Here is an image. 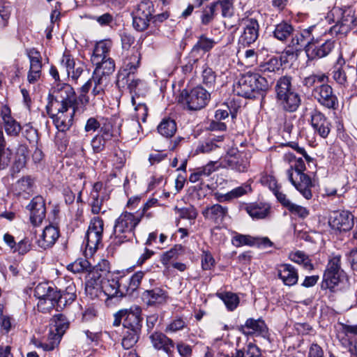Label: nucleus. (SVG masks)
Masks as SVG:
<instances>
[{
  "label": "nucleus",
  "mask_w": 357,
  "mask_h": 357,
  "mask_svg": "<svg viewBox=\"0 0 357 357\" xmlns=\"http://www.w3.org/2000/svg\"><path fill=\"white\" fill-rule=\"evenodd\" d=\"M107 82L108 80L93 75L92 77L81 87V91L89 92L92 89L91 94L93 96L92 101L96 104L97 100H102Z\"/></svg>",
  "instance_id": "obj_19"
},
{
  "label": "nucleus",
  "mask_w": 357,
  "mask_h": 357,
  "mask_svg": "<svg viewBox=\"0 0 357 357\" xmlns=\"http://www.w3.org/2000/svg\"><path fill=\"white\" fill-rule=\"evenodd\" d=\"M310 124L314 132L322 138H326L330 132L331 124L326 116L320 111L314 109L310 114Z\"/></svg>",
  "instance_id": "obj_17"
},
{
  "label": "nucleus",
  "mask_w": 357,
  "mask_h": 357,
  "mask_svg": "<svg viewBox=\"0 0 357 357\" xmlns=\"http://www.w3.org/2000/svg\"><path fill=\"white\" fill-rule=\"evenodd\" d=\"M251 190L252 188L250 185L243 184L231 190L225 195H222L221 197L224 198V200L229 201L246 195Z\"/></svg>",
  "instance_id": "obj_47"
},
{
  "label": "nucleus",
  "mask_w": 357,
  "mask_h": 357,
  "mask_svg": "<svg viewBox=\"0 0 357 357\" xmlns=\"http://www.w3.org/2000/svg\"><path fill=\"white\" fill-rule=\"evenodd\" d=\"M34 296L39 300L37 304V310L43 312L45 310V286L43 283H39L34 290Z\"/></svg>",
  "instance_id": "obj_57"
},
{
  "label": "nucleus",
  "mask_w": 357,
  "mask_h": 357,
  "mask_svg": "<svg viewBox=\"0 0 357 357\" xmlns=\"http://www.w3.org/2000/svg\"><path fill=\"white\" fill-rule=\"evenodd\" d=\"M48 285L46 289V307L56 308V311L62 310L67 303H72L76 298V294L73 292H67L61 294L58 289L52 285H49V282H46Z\"/></svg>",
  "instance_id": "obj_11"
},
{
  "label": "nucleus",
  "mask_w": 357,
  "mask_h": 357,
  "mask_svg": "<svg viewBox=\"0 0 357 357\" xmlns=\"http://www.w3.org/2000/svg\"><path fill=\"white\" fill-rule=\"evenodd\" d=\"M153 347L158 350H162L168 356L173 355L174 343L173 340L162 333L155 332L150 336Z\"/></svg>",
  "instance_id": "obj_25"
},
{
  "label": "nucleus",
  "mask_w": 357,
  "mask_h": 357,
  "mask_svg": "<svg viewBox=\"0 0 357 357\" xmlns=\"http://www.w3.org/2000/svg\"><path fill=\"white\" fill-rule=\"evenodd\" d=\"M26 163V155L24 154H17L10 169V176L13 178H15L16 174H17L25 167Z\"/></svg>",
  "instance_id": "obj_53"
},
{
  "label": "nucleus",
  "mask_w": 357,
  "mask_h": 357,
  "mask_svg": "<svg viewBox=\"0 0 357 357\" xmlns=\"http://www.w3.org/2000/svg\"><path fill=\"white\" fill-rule=\"evenodd\" d=\"M234 0H219L213 3L215 8L221 10V13L224 17H231L234 14Z\"/></svg>",
  "instance_id": "obj_42"
},
{
  "label": "nucleus",
  "mask_w": 357,
  "mask_h": 357,
  "mask_svg": "<svg viewBox=\"0 0 357 357\" xmlns=\"http://www.w3.org/2000/svg\"><path fill=\"white\" fill-rule=\"evenodd\" d=\"M328 223L333 229L347 231L354 226V216L347 211H333L330 215Z\"/></svg>",
  "instance_id": "obj_16"
},
{
  "label": "nucleus",
  "mask_w": 357,
  "mask_h": 357,
  "mask_svg": "<svg viewBox=\"0 0 357 357\" xmlns=\"http://www.w3.org/2000/svg\"><path fill=\"white\" fill-rule=\"evenodd\" d=\"M98 269H100V266H93L87 276L85 290L91 296H97L98 292L102 291L105 280L102 274L98 273Z\"/></svg>",
  "instance_id": "obj_21"
},
{
  "label": "nucleus",
  "mask_w": 357,
  "mask_h": 357,
  "mask_svg": "<svg viewBox=\"0 0 357 357\" xmlns=\"http://www.w3.org/2000/svg\"><path fill=\"white\" fill-rule=\"evenodd\" d=\"M56 91V97L61 101H66L70 107L78 114L83 113L86 106L89 102V92H84L80 90V94L76 96L74 89L68 84L59 83L56 86L52 87Z\"/></svg>",
  "instance_id": "obj_8"
},
{
  "label": "nucleus",
  "mask_w": 357,
  "mask_h": 357,
  "mask_svg": "<svg viewBox=\"0 0 357 357\" xmlns=\"http://www.w3.org/2000/svg\"><path fill=\"white\" fill-rule=\"evenodd\" d=\"M291 259L299 264H303V266L307 269H312L313 266L310 262V260L308 259L307 257L305 256V255L301 252L298 251L291 255Z\"/></svg>",
  "instance_id": "obj_60"
},
{
  "label": "nucleus",
  "mask_w": 357,
  "mask_h": 357,
  "mask_svg": "<svg viewBox=\"0 0 357 357\" xmlns=\"http://www.w3.org/2000/svg\"><path fill=\"white\" fill-rule=\"evenodd\" d=\"M132 54L124 61L123 68L119 72L116 85L119 88L128 89L130 93H137V90L143 85V82L137 77V72L140 63V54L133 47Z\"/></svg>",
  "instance_id": "obj_3"
},
{
  "label": "nucleus",
  "mask_w": 357,
  "mask_h": 357,
  "mask_svg": "<svg viewBox=\"0 0 357 357\" xmlns=\"http://www.w3.org/2000/svg\"><path fill=\"white\" fill-rule=\"evenodd\" d=\"M218 298H220L225 304L227 308L233 311L237 307L239 303V298L236 294L231 292H225L217 294Z\"/></svg>",
  "instance_id": "obj_41"
},
{
  "label": "nucleus",
  "mask_w": 357,
  "mask_h": 357,
  "mask_svg": "<svg viewBox=\"0 0 357 357\" xmlns=\"http://www.w3.org/2000/svg\"><path fill=\"white\" fill-rule=\"evenodd\" d=\"M119 316H123V326L128 331L141 332L142 310L138 306H132L130 309H124L119 311Z\"/></svg>",
  "instance_id": "obj_13"
},
{
  "label": "nucleus",
  "mask_w": 357,
  "mask_h": 357,
  "mask_svg": "<svg viewBox=\"0 0 357 357\" xmlns=\"http://www.w3.org/2000/svg\"><path fill=\"white\" fill-rule=\"evenodd\" d=\"M28 56L30 59V70L28 79L30 82H35L40 73L42 63L40 52L34 49L28 52Z\"/></svg>",
  "instance_id": "obj_29"
},
{
  "label": "nucleus",
  "mask_w": 357,
  "mask_h": 357,
  "mask_svg": "<svg viewBox=\"0 0 357 357\" xmlns=\"http://www.w3.org/2000/svg\"><path fill=\"white\" fill-rule=\"evenodd\" d=\"M327 20L335 23L331 28L332 33L345 35L357 24V17L353 7H334L327 14Z\"/></svg>",
  "instance_id": "obj_5"
},
{
  "label": "nucleus",
  "mask_w": 357,
  "mask_h": 357,
  "mask_svg": "<svg viewBox=\"0 0 357 357\" xmlns=\"http://www.w3.org/2000/svg\"><path fill=\"white\" fill-rule=\"evenodd\" d=\"M215 11V6L211 3L204 10L202 15V23L205 25L209 24L213 20Z\"/></svg>",
  "instance_id": "obj_64"
},
{
  "label": "nucleus",
  "mask_w": 357,
  "mask_h": 357,
  "mask_svg": "<svg viewBox=\"0 0 357 357\" xmlns=\"http://www.w3.org/2000/svg\"><path fill=\"white\" fill-rule=\"evenodd\" d=\"M59 236V225L50 224L46 226V246H53Z\"/></svg>",
  "instance_id": "obj_45"
},
{
  "label": "nucleus",
  "mask_w": 357,
  "mask_h": 357,
  "mask_svg": "<svg viewBox=\"0 0 357 357\" xmlns=\"http://www.w3.org/2000/svg\"><path fill=\"white\" fill-rule=\"evenodd\" d=\"M204 218L215 224H220L228 214V208L220 204H215L208 206L202 211Z\"/></svg>",
  "instance_id": "obj_24"
},
{
  "label": "nucleus",
  "mask_w": 357,
  "mask_h": 357,
  "mask_svg": "<svg viewBox=\"0 0 357 357\" xmlns=\"http://www.w3.org/2000/svg\"><path fill=\"white\" fill-rule=\"evenodd\" d=\"M113 136L112 126L109 123L102 126L99 133L93 137L91 141L93 153H98L102 151L106 144L112 140Z\"/></svg>",
  "instance_id": "obj_20"
},
{
  "label": "nucleus",
  "mask_w": 357,
  "mask_h": 357,
  "mask_svg": "<svg viewBox=\"0 0 357 357\" xmlns=\"http://www.w3.org/2000/svg\"><path fill=\"white\" fill-rule=\"evenodd\" d=\"M344 277V273H324V281L326 282L327 288L333 289L339 284Z\"/></svg>",
  "instance_id": "obj_50"
},
{
  "label": "nucleus",
  "mask_w": 357,
  "mask_h": 357,
  "mask_svg": "<svg viewBox=\"0 0 357 357\" xmlns=\"http://www.w3.org/2000/svg\"><path fill=\"white\" fill-rule=\"evenodd\" d=\"M141 217L134 213L124 212L116 220L111 236L112 243L119 246L130 241L135 237V228L139 223Z\"/></svg>",
  "instance_id": "obj_4"
},
{
  "label": "nucleus",
  "mask_w": 357,
  "mask_h": 357,
  "mask_svg": "<svg viewBox=\"0 0 357 357\" xmlns=\"http://www.w3.org/2000/svg\"><path fill=\"white\" fill-rule=\"evenodd\" d=\"M213 39L207 38L205 35H201L197 42L192 47L190 52V56L195 61L199 60L206 52H209L215 45Z\"/></svg>",
  "instance_id": "obj_26"
},
{
  "label": "nucleus",
  "mask_w": 357,
  "mask_h": 357,
  "mask_svg": "<svg viewBox=\"0 0 357 357\" xmlns=\"http://www.w3.org/2000/svg\"><path fill=\"white\" fill-rule=\"evenodd\" d=\"M70 106L66 102L56 97V91L52 88L48 95V105L46 111L53 120L56 128L61 132L69 130L73 123V117L77 112L67 113Z\"/></svg>",
  "instance_id": "obj_2"
},
{
  "label": "nucleus",
  "mask_w": 357,
  "mask_h": 357,
  "mask_svg": "<svg viewBox=\"0 0 357 357\" xmlns=\"http://www.w3.org/2000/svg\"><path fill=\"white\" fill-rule=\"evenodd\" d=\"M104 229V222L99 217H94L91 219L87 231L102 236Z\"/></svg>",
  "instance_id": "obj_59"
},
{
  "label": "nucleus",
  "mask_w": 357,
  "mask_h": 357,
  "mask_svg": "<svg viewBox=\"0 0 357 357\" xmlns=\"http://www.w3.org/2000/svg\"><path fill=\"white\" fill-rule=\"evenodd\" d=\"M153 4L150 0H142L137 4L136 9L132 13L142 15V17H149L152 18L153 13Z\"/></svg>",
  "instance_id": "obj_46"
},
{
  "label": "nucleus",
  "mask_w": 357,
  "mask_h": 357,
  "mask_svg": "<svg viewBox=\"0 0 357 357\" xmlns=\"http://www.w3.org/2000/svg\"><path fill=\"white\" fill-rule=\"evenodd\" d=\"M333 48V40H326L321 43L318 38H315L312 45H308L306 54L310 59H321L328 55Z\"/></svg>",
  "instance_id": "obj_18"
},
{
  "label": "nucleus",
  "mask_w": 357,
  "mask_h": 357,
  "mask_svg": "<svg viewBox=\"0 0 357 357\" xmlns=\"http://www.w3.org/2000/svg\"><path fill=\"white\" fill-rule=\"evenodd\" d=\"M278 275L287 286L296 284L298 280L297 271L290 264H281L278 268Z\"/></svg>",
  "instance_id": "obj_27"
},
{
  "label": "nucleus",
  "mask_w": 357,
  "mask_h": 357,
  "mask_svg": "<svg viewBox=\"0 0 357 357\" xmlns=\"http://www.w3.org/2000/svg\"><path fill=\"white\" fill-rule=\"evenodd\" d=\"M110 50V43L106 41L98 42L93 50L91 56V61L93 64L100 63V61L108 57V52Z\"/></svg>",
  "instance_id": "obj_36"
},
{
  "label": "nucleus",
  "mask_w": 357,
  "mask_h": 357,
  "mask_svg": "<svg viewBox=\"0 0 357 357\" xmlns=\"http://www.w3.org/2000/svg\"><path fill=\"white\" fill-rule=\"evenodd\" d=\"M243 27L238 42L245 46L254 43L259 37V25L257 20L254 18H243L241 20Z\"/></svg>",
  "instance_id": "obj_14"
},
{
  "label": "nucleus",
  "mask_w": 357,
  "mask_h": 357,
  "mask_svg": "<svg viewBox=\"0 0 357 357\" xmlns=\"http://www.w3.org/2000/svg\"><path fill=\"white\" fill-rule=\"evenodd\" d=\"M167 298V293L160 288L146 290L142 294V298L148 305L164 303Z\"/></svg>",
  "instance_id": "obj_30"
},
{
  "label": "nucleus",
  "mask_w": 357,
  "mask_h": 357,
  "mask_svg": "<svg viewBox=\"0 0 357 357\" xmlns=\"http://www.w3.org/2000/svg\"><path fill=\"white\" fill-rule=\"evenodd\" d=\"M247 213L256 220L264 219L266 218L271 211V206L267 204H252L245 208Z\"/></svg>",
  "instance_id": "obj_33"
},
{
  "label": "nucleus",
  "mask_w": 357,
  "mask_h": 357,
  "mask_svg": "<svg viewBox=\"0 0 357 357\" xmlns=\"http://www.w3.org/2000/svg\"><path fill=\"white\" fill-rule=\"evenodd\" d=\"M280 66L281 63L278 59L271 58L268 61L261 66V70L264 73L263 76L266 77L265 73L266 72L274 73L276 70H279Z\"/></svg>",
  "instance_id": "obj_58"
},
{
  "label": "nucleus",
  "mask_w": 357,
  "mask_h": 357,
  "mask_svg": "<svg viewBox=\"0 0 357 357\" xmlns=\"http://www.w3.org/2000/svg\"><path fill=\"white\" fill-rule=\"evenodd\" d=\"M144 276V272L137 271L129 279L128 285L126 287V294H132L139 287L142 280Z\"/></svg>",
  "instance_id": "obj_52"
},
{
  "label": "nucleus",
  "mask_w": 357,
  "mask_h": 357,
  "mask_svg": "<svg viewBox=\"0 0 357 357\" xmlns=\"http://www.w3.org/2000/svg\"><path fill=\"white\" fill-rule=\"evenodd\" d=\"M257 240L255 237L250 235H244L236 233L232 237L231 243L235 247H241L243 245L252 246L256 244Z\"/></svg>",
  "instance_id": "obj_44"
},
{
  "label": "nucleus",
  "mask_w": 357,
  "mask_h": 357,
  "mask_svg": "<svg viewBox=\"0 0 357 357\" xmlns=\"http://www.w3.org/2000/svg\"><path fill=\"white\" fill-rule=\"evenodd\" d=\"M31 211L30 220L35 227L42 224L45 218V199L42 196L33 197L28 206Z\"/></svg>",
  "instance_id": "obj_23"
},
{
  "label": "nucleus",
  "mask_w": 357,
  "mask_h": 357,
  "mask_svg": "<svg viewBox=\"0 0 357 357\" xmlns=\"http://www.w3.org/2000/svg\"><path fill=\"white\" fill-rule=\"evenodd\" d=\"M215 73L211 68L204 67L202 71L203 84L208 88H213L215 86Z\"/></svg>",
  "instance_id": "obj_55"
},
{
  "label": "nucleus",
  "mask_w": 357,
  "mask_h": 357,
  "mask_svg": "<svg viewBox=\"0 0 357 357\" xmlns=\"http://www.w3.org/2000/svg\"><path fill=\"white\" fill-rule=\"evenodd\" d=\"M183 254V247L181 245H175L169 250L163 252L160 255V261L166 267L169 264L178 258Z\"/></svg>",
  "instance_id": "obj_39"
},
{
  "label": "nucleus",
  "mask_w": 357,
  "mask_h": 357,
  "mask_svg": "<svg viewBox=\"0 0 357 357\" xmlns=\"http://www.w3.org/2000/svg\"><path fill=\"white\" fill-rule=\"evenodd\" d=\"M241 331L245 334H255L265 336L267 333L268 328L262 319L250 318L247 319L245 325L241 327Z\"/></svg>",
  "instance_id": "obj_28"
},
{
  "label": "nucleus",
  "mask_w": 357,
  "mask_h": 357,
  "mask_svg": "<svg viewBox=\"0 0 357 357\" xmlns=\"http://www.w3.org/2000/svg\"><path fill=\"white\" fill-rule=\"evenodd\" d=\"M306 169L305 162L301 158H298L287 170L289 181L307 199H311V188L313 186L310 177L304 173Z\"/></svg>",
  "instance_id": "obj_6"
},
{
  "label": "nucleus",
  "mask_w": 357,
  "mask_h": 357,
  "mask_svg": "<svg viewBox=\"0 0 357 357\" xmlns=\"http://www.w3.org/2000/svg\"><path fill=\"white\" fill-rule=\"evenodd\" d=\"M93 266L91 265L89 261L86 259H79L68 265V270L72 271L74 273H79L82 271L89 272L92 270Z\"/></svg>",
  "instance_id": "obj_51"
},
{
  "label": "nucleus",
  "mask_w": 357,
  "mask_h": 357,
  "mask_svg": "<svg viewBox=\"0 0 357 357\" xmlns=\"http://www.w3.org/2000/svg\"><path fill=\"white\" fill-rule=\"evenodd\" d=\"M224 357H260V351L256 346L249 344L245 349L236 350L231 356L226 354Z\"/></svg>",
  "instance_id": "obj_43"
},
{
  "label": "nucleus",
  "mask_w": 357,
  "mask_h": 357,
  "mask_svg": "<svg viewBox=\"0 0 357 357\" xmlns=\"http://www.w3.org/2000/svg\"><path fill=\"white\" fill-rule=\"evenodd\" d=\"M340 259L341 257L340 255L335 256L333 258H331L328 263L327 268L325 271V273H344V271L341 268Z\"/></svg>",
  "instance_id": "obj_62"
},
{
  "label": "nucleus",
  "mask_w": 357,
  "mask_h": 357,
  "mask_svg": "<svg viewBox=\"0 0 357 357\" xmlns=\"http://www.w3.org/2000/svg\"><path fill=\"white\" fill-rule=\"evenodd\" d=\"M140 333L127 330L122 339V347L127 350L132 348L137 342Z\"/></svg>",
  "instance_id": "obj_48"
},
{
  "label": "nucleus",
  "mask_w": 357,
  "mask_h": 357,
  "mask_svg": "<svg viewBox=\"0 0 357 357\" xmlns=\"http://www.w3.org/2000/svg\"><path fill=\"white\" fill-rule=\"evenodd\" d=\"M328 77L325 74L310 75L305 77L303 80V84L307 88L315 87L318 84H321L326 82Z\"/></svg>",
  "instance_id": "obj_49"
},
{
  "label": "nucleus",
  "mask_w": 357,
  "mask_h": 357,
  "mask_svg": "<svg viewBox=\"0 0 357 357\" xmlns=\"http://www.w3.org/2000/svg\"><path fill=\"white\" fill-rule=\"evenodd\" d=\"M312 94L314 99L323 107L329 109H336L337 108V97L329 84L324 82L316 86L312 90Z\"/></svg>",
  "instance_id": "obj_12"
},
{
  "label": "nucleus",
  "mask_w": 357,
  "mask_h": 357,
  "mask_svg": "<svg viewBox=\"0 0 357 357\" xmlns=\"http://www.w3.org/2000/svg\"><path fill=\"white\" fill-rule=\"evenodd\" d=\"M273 82L274 79L271 77H266L259 73H247L234 85V92L245 98H255L266 91Z\"/></svg>",
  "instance_id": "obj_1"
},
{
  "label": "nucleus",
  "mask_w": 357,
  "mask_h": 357,
  "mask_svg": "<svg viewBox=\"0 0 357 357\" xmlns=\"http://www.w3.org/2000/svg\"><path fill=\"white\" fill-rule=\"evenodd\" d=\"M49 204L51 205V209L49 213L48 221L50 224L59 225L60 213L59 204H52L50 202Z\"/></svg>",
  "instance_id": "obj_63"
},
{
  "label": "nucleus",
  "mask_w": 357,
  "mask_h": 357,
  "mask_svg": "<svg viewBox=\"0 0 357 357\" xmlns=\"http://www.w3.org/2000/svg\"><path fill=\"white\" fill-rule=\"evenodd\" d=\"M276 98L282 109L289 112H295L301 104L299 95L291 87L290 77H280L275 86Z\"/></svg>",
  "instance_id": "obj_7"
},
{
  "label": "nucleus",
  "mask_w": 357,
  "mask_h": 357,
  "mask_svg": "<svg viewBox=\"0 0 357 357\" xmlns=\"http://www.w3.org/2000/svg\"><path fill=\"white\" fill-rule=\"evenodd\" d=\"M294 32V26L287 22H282L278 24L273 31V36L280 41L284 42L289 38L293 37Z\"/></svg>",
  "instance_id": "obj_35"
},
{
  "label": "nucleus",
  "mask_w": 357,
  "mask_h": 357,
  "mask_svg": "<svg viewBox=\"0 0 357 357\" xmlns=\"http://www.w3.org/2000/svg\"><path fill=\"white\" fill-rule=\"evenodd\" d=\"M95 65L96 67L93 75L105 79V80H108V76L111 75L115 69L114 61L109 57L100 61V63Z\"/></svg>",
  "instance_id": "obj_31"
},
{
  "label": "nucleus",
  "mask_w": 357,
  "mask_h": 357,
  "mask_svg": "<svg viewBox=\"0 0 357 357\" xmlns=\"http://www.w3.org/2000/svg\"><path fill=\"white\" fill-rule=\"evenodd\" d=\"M315 26H310L308 29H303L299 32H294V36L291 39L289 46L294 48L296 51L304 47L306 50L308 45H312L315 38L312 33Z\"/></svg>",
  "instance_id": "obj_22"
},
{
  "label": "nucleus",
  "mask_w": 357,
  "mask_h": 357,
  "mask_svg": "<svg viewBox=\"0 0 357 357\" xmlns=\"http://www.w3.org/2000/svg\"><path fill=\"white\" fill-rule=\"evenodd\" d=\"M6 142L3 131L0 130V171L6 169L11 160L12 151L6 149Z\"/></svg>",
  "instance_id": "obj_37"
},
{
  "label": "nucleus",
  "mask_w": 357,
  "mask_h": 357,
  "mask_svg": "<svg viewBox=\"0 0 357 357\" xmlns=\"http://www.w3.org/2000/svg\"><path fill=\"white\" fill-rule=\"evenodd\" d=\"M69 327V322L61 314L54 315L50 320L47 339L46 340V351H51L57 347L61 338Z\"/></svg>",
  "instance_id": "obj_9"
},
{
  "label": "nucleus",
  "mask_w": 357,
  "mask_h": 357,
  "mask_svg": "<svg viewBox=\"0 0 357 357\" xmlns=\"http://www.w3.org/2000/svg\"><path fill=\"white\" fill-rule=\"evenodd\" d=\"M157 130L160 135L169 138L173 137L176 131V123L170 118H165L158 126Z\"/></svg>",
  "instance_id": "obj_38"
},
{
  "label": "nucleus",
  "mask_w": 357,
  "mask_h": 357,
  "mask_svg": "<svg viewBox=\"0 0 357 357\" xmlns=\"http://www.w3.org/2000/svg\"><path fill=\"white\" fill-rule=\"evenodd\" d=\"M102 236L87 231L86 234V248L93 254L98 248L102 241Z\"/></svg>",
  "instance_id": "obj_40"
},
{
  "label": "nucleus",
  "mask_w": 357,
  "mask_h": 357,
  "mask_svg": "<svg viewBox=\"0 0 357 357\" xmlns=\"http://www.w3.org/2000/svg\"><path fill=\"white\" fill-rule=\"evenodd\" d=\"M121 284L116 279H106L104 280L102 291L108 298L122 297L123 292L120 289Z\"/></svg>",
  "instance_id": "obj_34"
},
{
  "label": "nucleus",
  "mask_w": 357,
  "mask_h": 357,
  "mask_svg": "<svg viewBox=\"0 0 357 357\" xmlns=\"http://www.w3.org/2000/svg\"><path fill=\"white\" fill-rule=\"evenodd\" d=\"M337 65L340 66H335L332 71V77L335 82L340 86L346 87L348 86V74L347 71L342 68V66L345 61L342 55H340L337 59Z\"/></svg>",
  "instance_id": "obj_32"
},
{
  "label": "nucleus",
  "mask_w": 357,
  "mask_h": 357,
  "mask_svg": "<svg viewBox=\"0 0 357 357\" xmlns=\"http://www.w3.org/2000/svg\"><path fill=\"white\" fill-rule=\"evenodd\" d=\"M151 19L149 17H142V15L132 13L133 27L137 31H142L149 26Z\"/></svg>",
  "instance_id": "obj_56"
},
{
  "label": "nucleus",
  "mask_w": 357,
  "mask_h": 357,
  "mask_svg": "<svg viewBox=\"0 0 357 357\" xmlns=\"http://www.w3.org/2000/svg\"><path fill=\"white\" fill-rule=\"evenodd\" d=\"M4 129L7 135L17 136L20 132L22 127L13 118L3 121Z\"/></svg>",
  "instance_id": "obj_54"
},
{
  "label": "nucleus",
  "mask_w": 357,
  "mask_h": 357,
  "mask_svg": "<svg viewBox=\"0 0 357 357\" xmlns=\"http://www.w3.org/2000/svg\"><path fill=\"white\" fill-rule=\"evenodd\" d=\"M223 162H225V167L238 172H246L250 164L248 157L234 149L227 152L223 159Z\"/></svg>",
  "instance_id": "obj_15"
},
{
  "label": "nucleus",
  "mask_w": 357,
  "mask_h": 357,
  "mask_svg": "<svg viewBox=\"0 0 357 357\" xmlns=\"http://www.w3.org/2000/svg\"><path fill=\"white\" fill-rule=\"evenodd\" d=\"M186 327V322L182 318H176L171 321L166 327V333H176Z\"/></svg>",
  "instance_id": "obj_61"
},
{
  "label": "nucleus",
  "mask_w": 357,
  "mask_h": 357,
  "mask_svg": "<svg viewBox=\"0 0 357 357\" xmlns=\"http://www.w3.org/2000/svg\"><path fill=\"white\" fill-rule=\"evenodd\" d=\"M210 94L203 87L197 86L190 92L183 91L181 100L186 105L190 110H199L204 108L208 103Z\"/></svg>",
  "instance_id": "obj_10"
}]
</instances>
